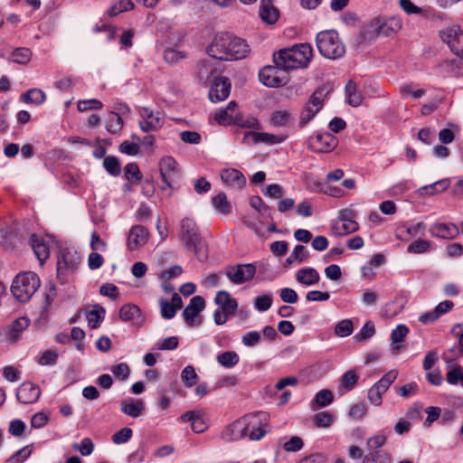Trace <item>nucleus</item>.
<instances>
[{
  "instance_id": "16",
  "label": "nucleus",
  "mask_w": 463,
  "mask_h": 463,
  "mask_svg": "<svg viewBox=\"0 0 463 463\" xmlns=\"http://www.w3.org/2000/svg\"><path fill=\"white\" fill-rule=\"evenodd\" d=\"M80 261V253L73 249H62L57 261L58 272L65 269L74 270Z\"/></svg>"
},
{
  "instance_id": "36",
  "label": "nucleus",
  "mask_w": 463,
  "mask_h": 463,
  "mask_svg": "<svg viewBox=\"0 0 463 463\" xmlns=\"http://www.w3.org/2000/svg\"><path fill=\"white\" fill-rule=\"evenodd\" d=\"M331 91L332 88L328 85L318 87L310 96L308 102H310L313 107L320 110L323 107L324 99Z\"/></svg>"
},
{
  "instance_id": "50",
  "label": "nucleus",
  "mask_w": 463,
  "mask_h": 463,
  "mask_svg": "<svg viewBox=\"0 0 463 463\" xmlns=\"http://www.w3.org/2000/svg\"><path fill=\"white\" fill-rule=\"evenodd\" d=\"M397 372L396 371H390L386 373L376 383L375 385L380 392H383L384 393L387 392V390L390 388L391 384L395 381L397 378Z\"/></svg>"
},
{
  "instance_id": "62",
  "label": "nucleus",
  "mask_w": 463,
  "mask_h": 463,
  "mask_svg": "<svg viewBox=\"0 0 463 463\" xmlns=\"http://www.w3.org/2000/svg\"><path fill=\"white\" fill-rule=\"evenodd\" d=\"M304 446L302 439L298 436H292L289 440L283 444V449L288 452H296L300 450Z\"/></svg>"
},
{
  "instance_id": "28",
  "label": "nucleus",
  "mask_w": 463,
  "mask_h": 463,
  "mask_svg": "<svg viewBox=\"0 0 463 463\" xmlns=\"http://www.w3.org/2000/svg\"><path fill=\"white\" fill-rule=\"evenodd\" d=\"M214 301L226 314L232 315L237 310L238 303L236 299L232 298L225 290L219 291L215 296Z\"/></svg>"
},
{
  "instance_id": "45",
  "label": "nucleus",
  "mask_w": 463,
  "mask_h": 463,
  "mask_svg": "<svg viewBox=\"0 0 463 463\" xmlns=\"http://www.w3.org/2000/svg\"><path fill=\"white\" fill-rule=\"evenodd\" d=\"M319 110L313 107L310 102H307L303 107L299 118V127L302 128L307 124L318 112Z\"/></svg>"
},
{
  "instance_id": "54",
  "label": "nucleus",
  "mask_w": 463,
  "mask_h": 463,
  "mask_svg": "<svg viewBox=\"0 0 463 463\" xmlns=\"http://www.w3.org/2000/svg\"><path fill=\"white\" fill-rule=\"evenodd\" d=\"M333 422V416L328 411H321L315 415L314 425L317 428H328Z\"/></svg>"
},
{
  "instance_id": "15",
  "label": "nucleus",
  "mask_w": 463,
  "mask_h": 463,
  "mask_svg": "<svg viewBox=\"0 0 463 463\" xmlns=\"http://www.w3.org/2000/svg\"><path fill=\"white\" fill-rule=\"evenodd\" d=\"M231 92V83L226 77H217L213 81L209 90V99L213 102H219L226 99Z\"/></svg>"
},
{
  "instance_id": "14",
  "label": "nucleus",
  "mask_w": 463,
  "mask_h": 463,
  "mask_svg": "<svg viewBox=\"0 0 463 463\" xmlns=\"http://www.w3.org/2000/svg\"><path fill=\"white\" fill-rule=\"evenodd\" d=\"M158 166L161 178L165 186L172 187L178 172L176 161L172 156H166L161 158Z\"/></svg>"
},
{
  "instance_id": "3",
  "label": "nucleus",
  "mask_w": 463,
  "mask_h": 463,
  "mask_svg": "<svg viewBox=\"0 0 463 463\" xmlns=\"http://www.w3.org/2000/svg\"><path fill=\"white\" fill-rule=\"evenodd\" d=\"M178 236L186 248L193 250L198 260L205 261L208 259V246L201 236L195 221L185 217L181 220Z\"/></svg>"
},
{
  "instance_id": "61",
  "label": "nucleus",
  "mask_w": 463,
  "mask_h": 463,
  "mask_svg": "<svg viewBox=\"0 0 463 463\" xmlns=\"http://www.w3.org/2000/svg\"><path fill=\"white\" fill-rule=\"evenodd\" d=\"M132 437V430L130 428L125 427L117 431L112 436V441L115 444H123L128 442Z\"/></svg>"
},
{
  "instance_id": "2",
  "label": "nucleus",
  "mask_w": 463,
  "mask_h": 463,
  "mask_svg": "<svg viewBox=\"0 0 463 463\" xmlns=\"http://www.w3.org/2000/svg\"><path fill=\"white\" fill-rule=\"evenodd\" d=\"M313 58V49L309 43H298L290 48L274 53L273 61L282 71H291L307 67Z\"/></svg>"
},
{
  "instance_id": "24",
  "label": "nucleus",
  "mask_w": 463,
  "mask_h": 463,
  "mask_svg": "<svg viewBox=\"0 0 463 463\" xmlns=\"http://www.w3.org/2000/svg\"><path fill=\"white\" fill-rule=\"evenodd\" d=\"M223 183L236 188H242L246 184V178L241 172L234 168L223 169L221 172Z\"/></svg>"
},
{
  "instance_id": "59",
  "label": "nucleus",
  "mask_w": 463,
  "mask_h": 463,
  "mask_svg": "<svg viewBox=\"0 0 463 463\" xmlns=\"http://www.w3.org/2000/svg\"><path fill=\"white\" fill-rule=\"evenodd\" d=\"M401 93L404 97H411L414 99L421 98L425 94V90L422 89L414 90L411 83H407L400 88Z\"/></svg>"
},
{
  "instance_id": "49",
  "label": "nucleus",
  "mask_w": 463,
  "mask_h": 463,
  "mask_svg": "<svg viewBox=\"0 0 463 463\" xmlns=\"http://www.w3.org/2000/svg\"><path fill=\"white\" fill-rule=\"evenodd\" d=\"M375 334V327L373 322L367 321L361 330L354 335L356 342H364Z\"/></svg>"
},
{
  "instance_id": "46",
  "label": "nucleus",
  "mask_w": 463,
  "mask_h": 463,
  "mask_svg": "<svg viewBox=\"0 0 463 463\" xmlns=\"http://www.w3.org/2000/svg\"><path fill=\"white\" fill-rule=\"evenodd\" d=\"M363 463H391V457L383 451L369 452L364 457Z\"/></svg>"
},
{
  "instance_id": "58",
  "label": "nucleus",
  "mask_w": 463,
  "mask_h": 463,
  "mask_svg": "<svg viewBox=\"0 0 463 463\" xmlns=\"http://www.w3.org/2000/svg\"><path fill=\"white\" fill-rule=\"evenodd\" d=\"M133 7L134 4L131 0H119L109 9V14L111 16H115L122 12L131 10Z\"/></svg>"
},
{
  "instance_id": "20",
  "label": "nucleus",
  "mask_w": 463,
  "mask_h": 463,
  "mask_svg": "<svg viewBox=\"0 0 463 463\" xmlns=\"http://www.w3.org/2000/svg\"><path fill=\"white\" fill-rule=\"evenodd\" d=\"M149 237V232L146 228L136 225L131 228L128 237V247L130 250H135L139 247L144 246Z\"/></svg>"
},
{
  "instance_id": "56",
  "label": "nucleus",
  "mask_w": 463,
  "mask_h": 463,
  "mask_svg": "<svg viewBox=\"0 0 463 463\" xmlns=\"http://www.w3.org/2000/svg\"><path fill=\"white\" fill-rule=\"evenodd\" d=\"M272 305V297L270 294L258 296L254 299V307L260 312L267 311Z\"/></svg>"
},
{
  "instance_id": "25",
  "label": "nucleus",
  "mask_w": 463,
  "mask_h": 463,
  "mask_svg": "<svg viewBox=\"0 0 463 463\" xmlns=\"http://www.w3.org/2000/svg\"><path fill=\"white\" fill-rule=\"evenodd\" d=\"M250 139L255 144L265 143L269 145H273L281 143L285 139V137L282 136H276L269 133L249 131L245 133L244 141L250 142Z\"/></svg>"
},
{
  "instance_id": "48",
  "label": "nucleus",
  "mask_w": 463,
  "mask_h": 463,
  "mask_svg": "<svg viewBox=\"0 0 463 463\" xmlns=\"http://www.w3.org/2000/svg\"><path fill=\"white\" fill-rule=\"evenodd\" d=\"M103 166L106 171L113 176H118L121 173L120 163L116 156H107L103 161Z\"/></svg>"
},
{
  "instance_id": "44",
  "label": "nucleus",
  "mask_w": 463,
  "mask_h": 463,
  "mask_svg": "<svg viewBox=\"0 0 463 463\" xmlns=\"http://www.w3.org/2000/svg\"><path fill=\"white\" fill-rule=\"evenodd\" d=\"M292 118L291 114L288 110H277L270 117V124L275 127L286 126Z\"/></svg>"
},
{
  "instance_id": "42",
  "label": "nucleus",
  "mask_w": 463,
  "mask_h": 463,
  "mask_svg": "<svg viewBox=\"0 0 463 463\" xmlns=\"http://www.w3.org/2000/svg\"><path fill=\"white\" fill-rule=\"evenodd\" d=\"M213 207L222 214H228L231 213L232 207L230 203L228 202L227 196L223 193H219L216 196L213 198Z\"/></svg>"
},
{
  "instance_id": "55",
  "label": "nucleus",
  "mask_w": 463,
  "mask_h": 463,
  "mask_svg": "<svg viewBox=\"0 0 463 463\" xmlns=\"http://www.w3.org/2000/svg\"><path fill=\"white\" fill-rule=\"evenodd\" d=\"M333 402V393L327 389L319 391L314 400L313 403L317 404L319 407H325Z\"/></svg>"
},
{
  "instance_id": "64",
  "label": "nucleus",
  "mask_w": 463,
  "mask_h": 463,
  "mask_svg": "<svg viewBox=\"0 0 463 463\" xmlns=\"http://www.w3.org/2000/svg\"><path fill=\"white\" fill-rule=\"evenodd\" d=\"M262 194L267 197L279 199L283 196L284 192L281 185L278 184H272L267 185L266 188L262 190Z\"/></svg>"
},
{
  "instance_id": "35",
  "label": "nucleus",
  "mask_w": 463,
  "mask_h": 463,
  "mask_svg": "<svg viewBox=\"0 0 463 463\" xmlns=\"http://www.w3.org/2000/svg\"><path fill=\"white\" fill-rule=\"evenodd\" d=\"M450 185V180L449 178H444L439 181H437L433 184L424 185L419 189L420 194L426 195H435L442 191H445Z\"/></svg>"
},
{
  "instance_id": "32",
  "label": "nucleus",
  "mask_w": 463,
  "mask_h": 463,
  "mask_svg": "<svg viewBox=\"0 0 463 463\" xmlns=\"http://www.w3.org/2000/svg\"><path fill=\"white\" fill-rule=\"evenodd\" d=\"M119 318L124 322L138 323L141 320V310L134 304H125L119 309Z\"/></svg>"
},
{
  "instance_id": "51",
  "label": "nucleus",
  "mask_w": 463,
  "mask_h": 463,
  "mask_svg": "<svg viewBox=\"0 0 463 463\" xmlns=\"http://www.w3.org/2000/svg\"><path fill=\"white\" fill-rule=\"evenodd\" d=\"M354 326L350 319H343L335 327V333L339 337H345L353 333Z\"/></svg>"
},
{
  "instance_id": "1",
  "label": "nucleus",
  "mask_w": 463,
  "mask_h": 463,
  "mask_svg": "<svg viewBox=\"0 0 463 463\" xmlns=\"http://www.w3.org/2000/svg\"><path fill=\"white\" fill-rule=\"evenodd\" d=\"M250 52L247 43L229 33H217L207 47L208 54L215 60H241Z\"/></svg>"
},
{
  "instance_id": "13",
  "label": "nucleus",
  "mask_w": 463,
  "mask_h": 463,
  "mask_svg": "<svg viewBox=\"0 0 463 463\" xmlns=\"http://www.w3.org/2000/svg\"><path fill=\"white\" fill-rule=\"evenodd\" d=\"M219 62L215 59H208L201 61L197 65L196 76L198 80L206 84L207 82L213 81L218 76L217 65Z\"/></svg>"
},
{
  "instance_id": "6",
  "label": "nucleus",
  "mask_w": 463,
  "mask_h": 463,
  "mask_svg": "<svg viewBox=\"0 0 463 463\" xmlns=\"http://www.w3.org/2000/svg\"><path fill=\"white\" fill-rule=\"evenodd\" d=\"M40 279L36 273L23 272L14 279L11 291L17 300L27 302L40 288Z\"/></svg>"
},
{
  "instance_id": "29",
  "label": "nucleus",
  "mask_w": 463,
  "mask_h": 463,
  "mask_svg": "<svg viewBox=\"0 0 463 463\" xmlns=\"http://www.w3.org/2000/svg\"><path fill=\"white\" fill-rule=\"evenodd\" d=\"M30 242L36 258L41 263H43L50 255L49 248L44 240L35 234H32L30 237Z\"/></svg>"
},
{
  "instance_id": "30",
  "label": "nucleus",
  "mask_w": 463,
  "mask_h": 463,
  "mask_svg": "<svg viewBox=\"0 0 463 463\" xmlns=\"http://www.w3.org/2000/svg\"><path fill=\"white\" fill-rule=\"evenodd\" d=\"M359 380V375L355 370H348L340 378L338 392L343 395L352 391Z\"/></svg>"
},
{
  "instance_id": "47",
  "label": "nucleus",
  "mask_w": 463,
  "mask_h": 463,
  "mask_svg": "<svg viewBox=\"0 0 463 463\" xmlns=\"http://www.w3.org/2000/svg\"><path fill=\"white\" fill-rule=\"evenodd\" d=\"M197 378L198 375L195 372L194 367L192 365L185 366L182 371L181 379L187 388H191L192 386H194L196 383Z\"/></svg>"
},
{
  "instance_id": "40",
  "label": "nucleus",
  "mask_w": 463,
  "mask_h": 463,
  "mask_svg": "<svg viewBox=\"0 0 463 463\" xmlns=\"http://www.w3.org/2000/svg\"><path fill=\"white\" fill-rule=\"evenodd\" d=\"M217 362L225 368H232L239 363V355L234 351H226L217 355Z\"/></svg>"
},
{
  "instance_id": "33",
  "label": "nucleus",
  "mask_w": 463,
  "mask_h": 463,
  "mask_svg": "<svg viewBox=\"0 0 463 463\" xmlns=\"http://www.w3.org/2000/svg\"><path fill=\"white\" fill-rule=\"evenodd\" d=\"M30 325V321L27 317H22L14 320L8 331L7 337L12 342H16L21 335V333L25 330Z\"/></svg>"
},
{
  "instance_id": "19",
  "label": "nucleus",
  "mask_w": 463,
  "mask_h": 463,
  "mask_svg": "<svg viewBox=\"0 0 463 463\" xmlns=\"http://www.w3.org/2000/svg\"><path fill=\"white\" fill-rule=\"evenodd\" d=\"M429 232L432 237L452 240L456 238L459 232L458 228L450 222H437L430 226Z\"/></svg>"
},
{
  "instance_id": "37",
  "label": "nucleus",
  "mask_w": 463,
  "mask_h": 463,
  "mask_svg": "<svg viewBox=\"0 0 463 463\" xmlns=\"http://www.w3.org/2000/svg\"><path fill=\"white\" fill-rule=\"evenodd\" d=\"M409 333V328L405 325H398L391 334V340L395 345L392 346V350L393 354H398L401 350V346L397 344L403 341L405 336Z\"/></svg>"
},
{
  "instance_id": "60",
  "label": "nucleus",
  "mask_w": 463,
  "mask_h": 463,
  "mask_svg": "<svg viewBox=\"0 0 463 463\" xmlns=\"http://www.w3.org/2000/svg\"><path fill=\"white\" fill-rule=\"evenodd\" d=\"M430 243L425 240H417L408 247L409 253L420 254L429 250Z\"/></svg>"
},
{
  "instance_id": "12",
  "label": "nucleus",
  "mask_w": 463,
  "mask_h": 463,
  "mask_svg": "<svg viewBox=\"0 0 463 463\" xmlns=\"http://www.w3.org/2000/svg\"><path fill=\"white\" fill-rule=\"evenodd\" d=\"M204 307V299L202 297L195 296L191 298L189 305L183 311V317L189 326L201 324V320L196 317Z\"/></svg>"
},
{
  "instance_id": "9",
  "label": "nucleus",
  "mask_w": 463,
  "mask_h": 463,
  "mask_svg": "<svg viewBox=\"0 0 463 463\" xmlns=\"http://www.w3.org/2000/svg\"><path fill=\"white\" fill-rule=\"evenodd\" d=\"M256 273L254 264H238L236 266H229L225 270L227 278L234 284L240 285L250 281Z\"/></svg>"
},
{
  "instance_id": "63",
  "label": "nucleus",
  "mask_w": 463,
  "mask_h": 463,
  "mask_svg": "<svg viewBox=\"0 0 463 463\" xmlns=\"http://www.w3.org/2000/svg\"><path fill=\"white\" fill-rule=\"evenodd\" d=\"M185 57L186 54L184 52L175 49H167L164 52V59L168 63H176Z\"/></svg>"
},
{
  "instance_id": "11",
  "label": "nucleus",
  "mask_w": 463,
  "mask_h": 463,
  "mask_svg": "<svg viewBox=\"0 0 463 463\" xmlns=\"http://www.w3.org/2000/svg\"><path fill=\"white\" fill-rule=\"evenodd\" d=\"M337 144V138L332 134L328 132L317 133L310 137L308 147L314 152L328 153L334 150Z\"/></svg>"
},
{
  "instance_id": "41",
  "label": "nucleus",
  "mask_w": 463,
  "mask_h": 463,
  "mask_svg": "<svg viewBox=\"0 0 463 463\" xmlns=\"http://www.w3.org/2000/svg\"><path fill=\"white\" fill-rule=\"evenodd\" d=\"M347 102L353 107H358L362 103V95L356 90V84L350 80L345 86Z\"/></svg>"
},
{
  "instance_id": "18",
  "label": "nucleus",
  "mask_w": 463,
  "mask_h": 463,
  "mask_svg": "<svg viewBox=\"0 0 463 463\" xmlns=\"http://www.w3.org/2000/svg\"><path fill=\"white\" fill-rule=\"evenodd\" d=\"M143 120L139 123L144 132H151L160 128L164 125V118L159 111L153 112L144 108L141 111Z\"/></svg>"
},
{
  "instance_id": "57",
  "label": "nucleus",
  "mask_w": 463,
  "mask_h": 463,
  "mask_svg": "<svg viewBox=\"0 0 463 463\" xmlns=\"http://www.w3.org/2000/svg\"><path fill=\"white\" fill-rule=\"evenodd\" d=\"M463 379V367L460 365L455 366L453 369L449 370L446 374L447 382L451 385H456L459 382L462 383Z\"/></svg>"
},
{
  "instance_id": "26",
  "label": "nucleus",
  "mask_w": 463,
  "mask_h": 463,
  "mask_svg": "<svg viewBox=\"0 0 463 463\" xmlns=\"http://www.w3.org/2000/svg\"><path fill=\"white\" fill-rule=\"evenodd\" d=\"M203 411H189L181 416L183 421H190L192 430L195 433H202L207 429V425L203 418Z\"/></svg>"
},
{
  "instance_id": "17",
  "label": "nucleus",
  "mask_w": 463,
  "mask_h": 463,
  "mask_svg": "<svg viewBox=\"0 0 463 463\" xmlns=\"http://www.w3.org/2000/svg\"><path fill=\"white\" fill-rule=\"evenodd\" d=\"M282 71L277 65L268 66L260 70L259 77L261 83L269 88H275L286 83L284 77L279 76V72Z\"/></svg>"
},
{
  "instance_id": "53",
  "label": "nucleus",
  "mask_w": 463,
  "mask_h": 463,
  "mask_svg": "<svg viewBox=\"0 0 463 463\" xmlns=\"http://www.w3.org/2000/svg\"><path fill=\"white\" fill-rule=\"evenodd\" d=\"M124 175L128 181L139 182L142 179L141 172L136 163L128 164L124 167Z\"/></svg>"
},
{
  "instance_id": "8",
  "label": "nucleus",
  "mask_w": 463,
  "mask_h": 463,
  "mask_svg": "<svg viewBox=\"0 0 463 463\" xmlns=\"http://www.w3.org/2000/svg\"><path fill=\"white\" fill-rule=\"evenodd\" d=\"M439 36L452 52L458 57H463V31L458 25H453L441 30Z\"/></svg>"
},
{
  "instance_id": "43",
  "label": "nucleus",
  "mask_w": 463,
  "mask_h": 463,
  "mask_svg": "<svg viewBox=\"0 0 463 463\" xmlns=\"http://www.w3.org/2000/svg\"><path fill=\"white\" fill-rule=\"evenodd\" d=\"M32 58V52L25 47H19L13 51L12 61L18 64H25Z\"/></svg>"
},
{
  "instance_id": "27",
  "label": "nucleus",
  "mask_w": 463,
  "mask_h": 463,
  "mask_svg": "<svg viewBox=\"0 0 463 463\" xmlns=\"http://www.w3.org/2000/svg\"><path fill=\"white\" fill-rule=\"evenodd\" d=\"M121 411L132 418H137L142 415L145 410L144 402L140 399L123 400L120 402Z\"/></svg>"
},
{
  "instance_id": "4",
  "label": "nucleus",
  "mask_w": 463,
  "mask_h": 463,
  "mask_svg": "<svg viewBox=\"0 0 463 463\" xmlns=\"http://www.w3.org/2000/svg\"><path fill=\"white\" fill-rule=\"evenodd\" d=\"M402 27L400 18H373L368 24L364 25L358 36V43H366L373 41L379 36H390L397 33Z\"/></svg>"
},
{
  "instance_id": "10",
  "label": "nucleus",
  "mask_w": 463,
  "mask_h": 463,
  "mask_svg": "<svg viewBox=\"0 0 463 463\" xmlns=\"http://www.w3.org/2000/svg\"><path fill=\"white\" fill-rule=\"evenodd\" d=\"M354 215V212L350 209L341 211L339 222L331 226L332 233L335 236H345L356 232L359 225L353 220Z\"/></svg>"
},
{
  "instance_id": "31",
  "label": "nucleus",
  "mask_w": 463,
  "mask_h": 463,
  "mask_svg": "<svg viewBox=\"0 0 463 463\" xmlns=\"http://www.w3.org/2000/svg\"><path fill=\"white\" fill-rule=\"evenodd\" d=\"M319 279V273L314 268H303L296 273L297 281L306 286L317 284Z\"/></svg>"
},
{
  "instance_id": "7",
  "label": "nucleus",
  "mask_w": 463,
  "mask_h": 463,
  "mask_svg": "<svg viewBox=\"0 0 463 463\" xmlns=\"http://www.w3.org/2000/svg\"><path fill=\"white\" fill-rule=\"evenodd\" d=\"M269 417L267 412L257 411L243 416L247 437L250 440H260L267 433L266 427L269 424Z\"/></svg>"
},
{
  "instance_id": "21",
  "label": "nucleus",
  "mask_w": 463,
  "mask_h": 463,
  "mask_svg": "<svg viewBox=\"0 0 463 463\" xmlns=\"http://www.w3.org/2000/svg\"><path fill=\"white\" fill-rule=\"evenodd\" d=\"M41 392L37 385L32 383H24L17 390L16 397L24 404L35 402L40 397Z\"/></svg>"
},
{
  "instance_id": "52",
  "label": "nucleus",
  "mask_w": 463,
  "mask_h": 463,
  "mask_svg": "<svg viewBox=\"0 0 463 463\" xmlns=\"http://www.w3.org/2000/svg\"><path fill=\"white\" fill-rule=\"evenodd\" d=\"M105 313V309L103 307H99V309H92L87 313V320L88 324L91 328H98L100 323L103 320L102 314Z\"/></svg>"
},
{
  "instance_id": "39",
  "label": "nucleus",
  "mask_w": 463,
  "mask_h": 463,
  "mask_svg": "<svg viewBox=\"0 0 463 463\" xmlns=\"http://www.w3.org/2000/svg\"><path fill=\"white\" fill-rule=\"evenodd\" d=\"M123 127V120L121 117L114 112L109 111L108 113V119L106 122V129L111 134H116L121 130Z\"/></svg>"
},
{
  "instance_id": "5",
  "label": "nucleus",
  "mask_w": 463,
  "mask_h": 463,
  "mask_svg": "<svg viewBox=\"0 0 463 463\" xmlns=\"http://www.w3.org/2000/svg\"><path fill=\"white\" fill-rule=\"evenodd\" d=\"M316 43L320 54L327 59H339L345 53V47L335 30L318 33Z\"/></svg>"
},
{
  "instance_id": "38",
  "label": "nucleus",
  "mask_w": 463,
  "mask_h": 463,
  "mask_svg": "<svg viewBox=\"0 0 463 463\" xmlns=\"http://www.w3.org/2000/svg\"><path fill=\"white\" fill-rule=\"evenodd\" d=\"M21 99L25 103L40 105L44 102L46 95L40 89H31L27 90L25 93H24Z\"/></svg>"
},
{
  "instance_id": "34",
  "label": "nucleus",
  "mask_w": 463,
  "mask_h": 463,
  "mask_svg": "<svg viewBox=\"0 0 463 463\" xmlns=\"http://www.w3.org/2000/svg\"><path fill=\"white\" fill-rule=\"evenodd\" d=\"M260 16L268 24H274L279 17L278 10L269 0H262L260 6Z\"/></svg>"
},
{
  "instance_id": "23",
  "label": "nucleus",
  "mask_w": 463,
  "mask_h": 463,
  "mask_svg": "<svg viewBox=\"0 0 463 463\" xmlns=\"http://www.w3.org/2000/svg\"><path fill=\"white\" fill-rule=\"evenodd\" d=\"M159 305L162 317L165 319H171L175 316L177 310L182 307L183 301L180 296L175 293L172 296L171 302L165 298H160Z\"/></svg>"
},
{
  "instance_id": "22",
  "label": "nucleus",
  "mask_w": 463,
  "mask_h": 463,
  "mask_svg": "<svg viewBox=\"0 0 463 463\" xmlns=\"http://www.w3.org/2000/svg\"><path fill=\"white\" fill-rule=\"evenodd\" d=\"M222 437L226 441H234L247 437L245 429V420L243 417L229 425L222 433Z\"/></svg>"
}]
</instances>
